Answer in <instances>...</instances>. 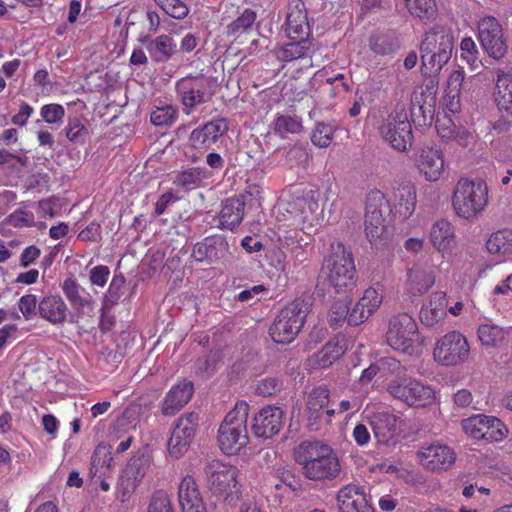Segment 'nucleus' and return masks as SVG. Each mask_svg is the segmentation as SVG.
Returning <instances> with one entry per match:
<instances>
[{
  "mask_svg": "<svg viewBox=\"0 0 512 512\" xmlns=\"http://www.w3.org/2000/svg\"><path fill=\"white\" fill-rule=\"evenodd\" d=\"M486 246L492 254H512V230L504 229L493 233Z\"/></svg>",
  "mask_w": 512,
  "mask_h": 512,
  "instance_id": "40",
  "label": "nucleus"
},
{
  "mask_svg": "<svg viewBox=\"0 0 512 512\" xmlns=\"http://www.w3.org/2000/svg\"><path fill=\"white\" fill-rule=\"evenodd\" d=\"M454 231L449 221L441 219L436 221L430 231V240L433 246L442 253H446L454 246Z\"/></svg>",
  "mask_w": 512,
  "mask_h": 512,
  "instance_id": "33",
  "label": "nucleus"
},
{
  "mask_svg": "<svg viewBox=\"0 0 512 512\" xmlns=\"http://www.w3.org/2000/svg\"><path fill=\"white\" fill-rule=\"evenodd\" d=\"M244 208V196L226 199L219 213L218 226L230 230L239 226L244 216Z\"/></svg>",
  "mask_w": 512,
  "mask_h": 512,
  "instance_id": "29",
  "label": "nucleus"
},
{
  "mask_svg": "<svg viewBox=\"0 0 512 512\" xmlns=\"http://www.w3.org/2000/svg\"><path fill=\"white\" fill-rule=\"evenodd\" d=\"M389 394L411 407H425L435 400L434 390L422 382L407 376H397L387 385Z\"/></svg>",
  "mask_w": 512,
  "mask_h": 512,
  "instance_id": "10",
  "label": "nucleus"
},
{
  "mask_svg": "<svg viewBox=\"0 0 512 512\" xmlns=\"http://www.w3.org/2000/svg\"><path fill=\"white\" fill-rule=\"evenodd\" d=\"M255 19L256 13L253 10L247 8L237 19H235L227 26V29L232 34L244 32L252 26Z\"/></svg>",
  "mask_w": 512,
  "mask_h": 512,
  "instance_id": "55",
  "label": "nucleus"
},
{
  "mask_svg": "<svg viewBox=\"0 0 512 512\" xmlns=\"http://www.w3.org/2000/svg\"><path fill=\"white\" fill-rule=\"evenodd\" d=\"M210 492L218 500L232 504L240 497L238 470L236 467L214 460L206 468Z\"/></svg>",
  "mask_w": 512,
  "mask_h": 512,
  "instance_id": "7",
  "label": "nucleus"
},
{
  "mask_svg": "<svg viewBox=\"0 0 512 512\" xmlns=\"http://www.w3.org/2000/svg\"><path fill=\"white\" fill-rule=\"evenodd\" d=\"M381 302L382 296L374 288H368L358 301L361 308L366 309L368 314H372L380 306Z\"/></svg>",
  "mask_w": 512,
  "mask_h": 512,
  "instance_id": "59",
  "label": "nucleus"
},
{
  "mask_svg": "<svg viewBox=\"0 0 512 512\" xmlns=\"http://www.w3.org/2000/svg\"><path fill=\"white\" fill-rule=\"evenodd\" d=\"M382 139L399 152L407 151L414 139L412 125L404 108L396 107L380 124Z\"/></svg>",
  "mask_w": 512,
  "mask_h": 512,
  "instance_id": "9",
  "label": "nucleus"
},
{
  "mask_svg": "<svg viewBox=\"0 0 512 512\" xmlns=\"http://www.w3.org/2000/svg\"><path fill=\"white\" fill-rule=\"evenodd\" d=\"M386 338L394 350L412 354L419 338L415 320L407 313L393 316L389 321Z\"/></svg>",
  "mask_w": 512,
  "mask_h": 512,
  "instance_id": "11",
  "label": "nucleus"
},
{
  "mask_svg": "<svg viewBox=\"0 0 512 512\" xmlns=\"http://www.w3.org/2000/svg\"><path fill=\"white\" fill-rule=\"evenodd\" d=\"M67 311L68 307L59 295L44 296L38 303L39 316L53 325L64 323Z\"/></svg>",
  "mask_w": 512,
  "mask_h": 512,
  "instance_id": "27",
  "label": "nucleus"
},
{
  "mask_svg": "<svg viewBox=\"0 0 512 512\" xmlns=\"http://www.w3.org/2000/svg\"><path fill=\"white\" fill-rule=\"evenodd\" d=\"M477 30L483 51L496 61L504 59L509 47L500 22L493 16H485L479 20Z\"/></svg>",
  "mask_w": 512,
  "mask_h": 512,
  "instance_id": "12",
  "label": "nucleus"
},
{
  "mask_svg": "<svg viewBox=\"0 0 512 512\" xmlns=\"http://www.w3.org/2000/svg\"><path fill=\"white\" fill-rule=\"evenodd\" d=\"M216 79L204 74L188 75L176 82L175 90L189 115L197 106L210 102L215 94Z\"/></svg>",
  "mask_w": 512,
  "mask_h": 512,
  "instance_id": "3",
  "label": "nucleus"
},
{
  "mask_svg": "<svg viewBox=\"0 0 512 512\" xmlns=\"http://www.w3.org/2000/svg\"><path fill=\"white\" fill-rule=\"evenodd\" d=\"M113 464L114 457L110 450H95L90 472L93 477L103 478L110 472Z\"/></svg>",
  "mask_w": 512,
  "mask_h": 512,
  "instance_id": "41",
  "label": "nucleus"
},
{
  "mask_svg": "<svg viewBox=\"0 0 512 512\" xmlns=\"http://www.w3.org/2000/svg\"><path fill=\"white\" fill-rule=\"evenodd\" d=\"M349 308L345 299L335 301L328 313V323L332 327L340 326L345 320L348 321Z\"/></svg>",
  "mask_w": 512,
  "mask_h": 512,
  "instance_id": "54",
  "label": "nucleus"
},
{
  "mask_svg": "<svg viewBox=\"0 0 512 512\" xmlns=\"http://www.w3.org/2000/svg\"><path fill=\"white\" fill-rule=\"evenodd\" d=\"M228 244L221 236H211L194 246L192 256L197 262H216L226 256Z\"/></svg>",
  "mask_w": 512,
  "mask_h": 512,
  "instance_id": "22",
  "label": "nucleus"
},
{
  "mask_svg": "<svg viewBox=\"0 0 512 512\" xmlns=\"http://www.w3.org/2000/svg\"><path fill=\"white\" fill-rule=\"evenodd\" d=\"M417 457L425 469L433 472L449 469L456 460L453 450H420Z\"/></svg>",
  "mask_w": 512,
  "mask_h": 512,
  "instance_id": "28",
  "label": "nucleus"
},
{
  "mask_svg": "<svg viewBox=\"0 0 512 512\" xmlns=\"http://www.w3.org/2000/svg\"><path fill=\"white\" fill-rule=\"evenodd\" d=\"M446 294L442 291L431 294L429 301L420 310L422 324L432 327L446 315Z\"/></svg>",
  "mask_w": 512,
  "mask_h": 512,
  "instance_id": "30",
  "label": "nucleus"
},
{
  "mask_svg": "<svg viewBox=\"0 0 512 512\" xmlns=\"http://www.w3.org/2000/svg\"><path fill=\"white\" fill-rule=\"evenodd\" d=\"M310 48L308 39H298L297 41L290 42L282 48L281 58L284 61H292L298 58L305 57Z\"/></svg>",
  "mask_w": 512,
  "mask_h": 512,
  "instance_id": "53",
  "label": "nucleus"
},
{
  "mask_svg": "<svg viewBox=\"0 0 512 512\" xmlns=\"http://www.w3.org/2000/svg\"><path fill=\"white\" fill-rule=\"evenodd\" d=\"M462 428L472 438L484 440L486 443H497L508 435V428L498 418L483 414L474 415L462 420Z\"/></svg>",
  "mask_w": 512,
  "mask_h": 512,
  "instance_id": "14",
  "label": "nucleus"
},
{
  "mask_svg": "<svg viewBox=\"0 0 512 512\" xmlns=\"http://www.w3.org/2000/svg\"><path fill=\"white\" fill-rule=\"evenodd\" d=\"M133 467L134 464L129 469H125L120 477L116 492V497L120 502L128 501L136 489L137 481L131 477Z\"/></svg>",
  "mask_w": 512,
  "mask_h": 512,
  "instance_id": "49",
  "label": "nucleus"
},
{
  "mask_svg": "<svg viewBox=\"0 0 512 512\" xmlns=\"http://www.w3.org/2000/svg\"><path fill=\"white\" fill-rule=\"evenodd\" d=\"M221 362L219 351H211L204 357L198 358L194 363L195 373L202 378L211 377L218 369Z\"/></svg>",
  "mask_w": 512,
  "mask_h": 512,
  "instance_id": "42",
  "label": "nucleus"
},
{
  "mask_svg": "<svg viewBox=\"0 0 512 512\" xmlns=\"http://www.w3.org/2000/svg\"><path fill=\"white\" fill-rule=\"evenodd\" d=\"M399 40L392 30L376 31L369 37V48L376 55L388 56L399 49Z\"/></svg>",
  "mask_w": 512,
  "mask_h": 512,
  "instance_id": "32",
  "label": "nucleus"
},
{
  "mask_svg": "<svg viewBox=\"0 0 512 512\" xmlns=\"http://www.w3.org/2000/svg\"><path fill=\"white\" fill-rule=\"evenodd\" d=\"M336 130L335 125L331 123L319 122L312 131L311 141L315 146L326 148L330 145L333 134Z\"/></svg>",
  "mask_w": 512,
  "mask_h": 512,
  "instance_id": "48",
  "label": "nucleus"
},
{
  "mask_svg": "<svg viewBox=\"0 0 512 512\" xmlns=\"http://www.w3.org/2000/svg\"><path fill=\"white\" fill-rule=\"evenodd\" d=\"M207 171L203 168H190L178 173L174 179V184L185 189H190L199 185L202 180L207 178Z\"/></svg>",
  "mask_w": 512,
  "mask_h": 512,
  "instance_id": "44",
  "label": "nucleus"
},
{
  "mask_svg": "<svg viewBox=\"0 0 512 512\" xmlns=\"http://www.w3.org/2000/svg\"><path fill=\"white\" fill-rule=\"evenodd\" d=\"M454 48L451 29L435 25L424 35L420 44L422 67L436 73L450 60Z\"/></svg>",
  "mask_w": 512,
  "mask_h": 512,
  "instance_id": "1",
  "label": "nucleus"
},
{
  "mask_svg": "<svg viewBox=\"0 0 512 512\" xmlns=\"http://www.w3.org/2000/svg\"><path fill=\"white\" fill-rule=\"evenodd\" d=\"M146 43L148 52L156 62H167L177 52L174 39L167 34L160 35L153 40H146Z\"/></svg>",
  "mask_w": 512,
  "mask_h": 512,
  "instance_id": "35",
  "label": "nucleus"
},
{
  "mask_svg": "<svg viewBox=\"0 0 512 512\" xmlns=\"http://www.w3.org/2000/svg\"><path fill=\"white\" fill-rule=\"evenodd\" d=\"M178 497L180 506L188 503L195 502L201 499L195 480L191 476H186L182 479L178 489Z\"/></svg>",
  "mask_w": 512,
  "mask_h": 512,
  "instance_id": "47",
  "label": "nucleus"
},
{
  "mask_svg": "<svg viewBox=\"0 0 512 512\" xmlns=\"http://www.w3.org/2000/svg\"><path fill=\"white\" fill-rule=\"evenodd\" d=\"M344 353V347L338 339L328 341L322 349L313 354L310 359V365L315 369H323L332 365Z\"/></svg>",
  "mask_w": 512,
  "mask_h": 512,
  "instance_id": "34",
  "label": "nucleus"
},
{
  "mask_svg": "<svg viewBox=\"0 0 512 512\" xmlns=\"http://www.w3.org/2000/svg\"><path fill=\"white\" fill-rule=\"evenodd\" d=\"M495 101L499 110L512 113V70H497Z\"/></svg>",
  "mask_w": 512,
  "mask_h": 512,
  "instance_id": "36",
  "label": "nucleus"
},
{
  "mask_svg": "<svg viewBox=\"0 0 512 512\" xmlns=\"http://www.w3.org/2000/svg\"><path fill=\"white\" fill-rule=\"evenodd\" d=\"M38 303L36 295L33 294H26L19 299L18 308L25 320H31L39 315Z\"/></svg>",
  "mask_w": 512,
  "mask_h": 512,
  "instance_id": "56",
  "label": "nucleus"
},
{
  "mask_svg": "<svg viewBox=\"0 0 512 512\" xmlns=\"http://www.w3.org/2000/svg\"><path fill=\"white\" fill-rule=\"evenodd\" d=\"M178 117V109L172 104L157 106L151 112V123L155 126H170Z\"/></svg>",
  "mask_w": 512,
  "mask_h": 512,
  "instance_id": "43",
  "label": "nucleus"
},
{
  "mask_svg": "<svg viewBox=\"0 0 512 512\" xmlns=\"http://www.w3.org/2000/svg\"><path fill=\"white\" fill-rule=\"evenodd\" d=\"M377 470L380 472L395 474L397 478L402 479L405 483L412 486L423 485L426 481L424 476L418 471L408 470L402 466L390 464L387 462H383L371 467V471Z\"/></svg>",
  "mask_w": 512,
  "mask_h": 512,
  "instance_id": "37",
  "label": "nucleus"
},
{
  "mask_svg": "<svg viewBox=\"0 0 512 512\" xmlns=\"http://www.w3.org/2000/svg\"><path fill=\"white\" fill-rule=\"evenodd\" d=\"M310 304L296 299L280 310L269 328L271 338L280 344L292 342L304 325Z\"/></svg>",
  "mask_w": 512,
  "mask_h": 512,
  "instance_id": "2",
  "label": "nucleus"
},
{
  "mask_svg": "<svg viewBox=\"0 0 512 512\" xmlns=\"http://www.w3.org/2000/svg\"><path fill=\"white\" fill-rule=\"evenodd\" d=\"M194 393V384L189 380H181L173 385L161 401V414L175 416L191 400Z\"/></svg>",
  "mask_w": 512,
  "mask_h": 512,
  "instance_id": "16",
  "label": "nucleus"
},
{
  "mask_svg": "<svg viewBox=\"0 0 512 512\" xmlns=\"http://www.w3.org/2000/svg\"><path fill=\"white\" fill-rule=\"evenodd\" d=\"M228 131V123L224 118H218L207 122L202 127L194 129L189 141L196 149L209 148Z\"/></svg>",
  "mask_w": 512,
  "mask_h": 512,
  "instance_id": "19",
  "label": "nucleus"
},
{
  "mask_svg": "<svg viewBox=\"0 0 512 512\" xmlns=\"http://www.w3.org/2000/svg\"><path fill=\"white\" fill-rule=\"evenodd\" d=\"M464 79L465 75L461 70L453 71L448 78L445 100L446 106L451 112H457L460 109V96Z\"/></svg>",
  "mask_w": 512,
  "mask_h": 512,
  "instance_id": "38",
  "label": "nucleus"
},
{
  "mask_svg": "<svg viewBox=\"0 0 512 512\" xmlns=\"http://www.w3.org/2000/svg\"><path fill=\"white\" fill-rule=\"evenodd\" d=\"M302 130V122L300 118L290 115H279L274 124V131L282 138L287 134L299 133Z\"/></svg>",
  "mask_w": 512,
  "mask_h": 512,
  "instance_id": "46",
  "label": "nucleus"
},
{
  "mask_svg": "<svg viewBox=\"0 0 512 512\" xmlns=\"http://www.w3.org/2000/svg\"><path fill=\"white\" fill-rule=\"evenodd\" d=\"M487 201L488 189L483 180L462 178L458 181L453 195V207L459 216L465 219L476 216L483 211Z\"/></svg>",
  "mask_w": 512,
  "mask_h": 512,
  "instance_id": "4",
  "label": "nucleus"
},
{
  "mask_svg": "<svg viewBox=\"0 0 512 512\" xmlns=\"http://www.w3.org/2000/svg\"><path fill=\"white\" fill-rule=\"evenodd\" d=\"M435 278L431 267L423 264H414L407 269V289L414 296H420L433 286Z\"/></svg>",
  "mask_w": 512,
  "mask_h": 512,
  "instance_id": "26",
  "label": "nucleus"
},
{
  "mask_svg": "<svg viewBox=\"0 0 512 512\" xmlns=\"http://www.w3.org/2000/svg\"><path fill=\"white\" fill-rule=\"evenodd\" d=\"M504 331L493 324H483L478 328V338L483 345L497 346L504 340Z\"/></svg>",
  "mask_w": 512,
  "mask_h": 512,
  "instance_id": "45",
  "label": "nucleus"
},
{
  "mask_svg": "<svg viewBox=\"0 0 512 512\" xmlns=\"http://www.w3.org/2000/svg\"><path fill=\"white\" fill-rule=\"evenodd\" d=\"M317 196V192L310 190L303 197L297 199L296 205L299 207L303 220H311L309 215L313 216L320 210Z\"/></svg>",
  "mask_w": 512,
  "mask_h": 512,
  "instance_id": "52",
  "label": "nucleus"
},
{
  "mask_svg": "<svg viewBox=\"0 0 512 512\" xmlns=\"http://www.w3.org/2000/svg\"><path fill=\"white\" fill-rule=\"evenodd\" d=\"M416 189L410 182L402 183L393 192L394 213L402 220L408 219L415 211Z\"/></svg>",
  "mask_w": 512,
  "mask_h": 512,
  "instance_id": "25",
  "label": "nucleus"
},
{
  "mask_svg": "<svg viewBox=\"0 0 512 512\" xmlns=\"http://www.w3.org/2000/svg\"><path fill=\"white\" fill-rule=\"evenodd\" d=\"M405 3L411 15L425 23L435 20L437 16L435 0H405Z\"/></svg>",
  "mask_w": 512,
  "mask_h": 512,
  "instance_id": "39",
  "label": "nucleus"
},
{
  "mask_svg": "<svg viewBox=\"0 0 512 512\" xmlns=\"http://www.w3.org/2000/svg\"><path fill=\"white\" fill-rule=\"evenodd\" d=\"M386 209L384 194L379 191H371L366 198L365 208V233L371 244H377L382 240L386 228L383 212Z\"/></svg>",
  "mask_w": 512,
  "mask_h": 512,
  "instance_id": "15",
  "label": "nucleus"
},
{
  "mask_svg": "<svg viewBox=\"0 0 512 512\" xmlns=\"http://www.w3.org/2000/svg\"><path fill=\"white\" fill-rule=\"evenodd\" d=\"M329 403V390L326 386H319L312 390L307 401L308 427L318 430L324 418V408Z\"/></svg>",
  "mask_w": 512,
  "mask_h": 512,
  "instance_id": "24",
  "label": "nucleus"
},
{
  "mask_svg": "<svg viewBox=\"0 0 512 512\" xmlns=\"http://www.w3.org/2000/svg\"><path fill=\"white\" fill-rule=\"evenodd\" d=\"M331 251L326 260L329 282L337 293L351 291L356 285L352 253L340 242L331 244Z\"/></svg>",
  "mask_w": 512,
  "mask_h": 512,
  "instance_id": "6",
  "label": "nucleus"
},
{
  "mask_svg": "<svg viewBox=\"0 0 512 512\" xmlns=\"http://www.w3.org/2000/svg\"><path fill=\"white\" fill-rule=\"evenodd\" d=\"M62 290L72 308L82 312L85 308L94 309V300L91 295L73 278H67L62 284Z\"/></svg>",
  "mask_w": 512,
  "mask_h": 512,
  "instance_id": "31",
  "label": "nucleus"
},
{
  "mask_svg": "<svg viewBox=\"0 0 512 512\" xmlns=\"http://www.w3.org/2000/svg\"><path fill=\"white\" fill-rule=\"evenodd\" d=\"M40 114L45 122L54 124L62 121L65 110L60 104H47L41 108Z\"/></svg>",
  "mask_w": 512,
  "mask_h": 512,
  "instance_id": "60",
  "label": "nucleus"
},
{
  "mask_svg": "<svg viewBox=\"0 0 512 512\" xmlns=\"http://www.w3.org/2000/svg\"><path fill=\"white\" fill-rule=\"evenodd\" d=\"M148 512H173L168 495L163 491L156 492L152 497Z\"/></svg>",
  "mask_w": 512,
  "mask_h": 512,
  "instance_id": "61",
  "label": "nucleus"
},
{
  "mask_svg": "<svg viewBox=\"0 0 512 512\" xmlns=\"http://www.w3.org/2000/svg\"><path fill=\"white\" fill-rule=\"evenodd\" d=\"M199 425V414L188 412L178 418L171 437L168 441V448H186L194 440Z\"/></svg>",
  "mask_w": 512,
  "mask_h": 512,
  "instance_id": "18",
  "label": "nucleus"
},
{
  "mask_svg": "<svg viewBox=\"0 0 512 512\" xmlns=\"http://www.w3.org/2000/svg\"><path fill=\"white\" fill-rule=\"evenodd\" d=\"M170 17L182 20L189 14V7L183 0H154Z\"/></svg>",
  "mask_w": 512,
  "mask_h": 512,
  "instance_id": "50",
  "label": "nucleus"
},
{
  "mask_svg": "<svg viewBox=\"0 0 512 512\" xmlns=\"http://www.w3.org/2000/svg\"><path fill=\"white\" fill-rule=\"evenodd\" d=\"M65 133L69 141L76 144H83L89 135L87 127L78 117H73L68 120Z\"/></svg>",
  "mask_w": 512,
  "mask_h": 512,
  "instance_id": "51",
  "label": "nucleus"
},
{
  "mask_svg": "<svg viewBox=\"0 0 512 512\" xmlns=\"http://www.w3.org/2000/svg\"><path fill=\"white\" fill-rule=\"evenodd\" d=\"M460 48L462 58L467 61V63L472 67V69L476 70L479 67V64H481L478 61L479 52L476 43L473 41L472 38H464L461 41Z\"/></svg>",
  "mask_w": 512,
  "mask_h": 512,
  "instance_id": "57",
  "label": "nucleus"
},
{
  "mask_svg": "<svg viewBox=\"0 0 512 512\" xmlns=\"http://www.w3.org/2000/svg\"><path fill=\"white\" fill-rule=\"evenodd\" d=\"M369 424L379 444L394 445L397 417L388 411H378L369 417Z\"/></svg>",
  "mask_w": 512,
  "mask_h": 512,
  "instance_id": "21",
  "label": "nucleus"
},
{
  "mask_svg": "<svg viewBox=\"0 0 512 512\" xmlns=\"http://www.w3.org/2000/svg\"><path fill=\"white\" fill-rule=\"evenodd\" d=\"M336 499L339 512H374L362 486L348 484L338 491Z\"/></svg>",
  "mask_w": 512,
  "mask_h": 512,
  "instance_id": "17",
  "label": "nucleus"
},
{
  "mask_svg": "<svg viewBox=\"0 0 512 512\" xmlns=\"http://www.w3.org/2000/svg\"><path fill=\"white\" fill-rule=\"evenodd\" d=\"M294 458L302 466L303 474L311 480L333 479L341 470L333 450H295Z\"/></svg>",
  "mask_w": 512,
  "mask_h": 512,
  "instance_id": "5",
  "label": "nucleus"
},
{
  "mask_svg": "<svg viewBox=\"0 0 512 512\" xmlns=\"http://www.w3.org/2000/svg\"><path fill=\"white\" fill-rule=\"evenodd\" d=\"M282 382L277 377H266L261 379L256 386V393L261 396H272L280 391Z\"/></svg>",
  "mask_w": 512,
  "mask_h": 512,
  "instance_id": "58",
  "label": "nucleus"
},
{
  "mask_svg": "<svg viewBox=\"0 0 512 512\" xmlns=\"http://www.w3.org/2000/svg\"><path fill=\"white\" fill-rule=\"evenodd\" d=\"M287 249L288 246L282 244L281 247L273 248L269 252L270 264L279 271H284L286 268Z\"/></svg>",
  "mask_w": 512,
  "mask_h": 512,
  "instance_id": "64",
  "label": "nucleus"
},
{
  "mask_svg": "<svg viewBox=\"0 0 512 512\" xmlns=\"http://www.w3.org/2000/svg\"><path fill=\"white\" fill-rule=\"evenodd\" d=\"M8 222L14 227H32L35 225L33 213L22 210L12 213L8 217Z\"/></svg>",
  "mask_w": 512,
  "mask_h": 512,
  "instance_id": "63",
  "label": "nucleus"
},
{
  "mask_svg": "<svg viewBox=\"0 0 512 512\" xmlns=\"http://www.w3.org/2000/svg\"><path fill=\"white\" fill-rule=\"evenodd\" d=\"M283 411L279 407L262 408L254 417L253 431L259 438L269 439L282 427Z\"/></svg>",
  "mask_w": 512,
  "mask_h": 512,
  "instance_id": "20",
  "label": "nucleus"
},
{
  "mask_svg": "<svg viewBox=\"0 0 512 512\" xmlns=\"http://www.w3.org/2000/svg\"><path fill=\"white\" fill-rule=\"evenodd\" d=\"M305 30H308L307 24L297 23L292 15H288L285 32L290 39H305L304 35L307 34Z\"/></svg>",
  "mask_w": 512,
  "mask_h": 512,
  "instance_id": "62",
  "label": "nucleus"
},
{
  "mask_svg": "<svg viewBox=\"0 0 512 512\" xmlns=\"http://www.w3.org/2000/svg\"><path fill=\"white\" fill-rule=\"evenodd\" d=\"M249 415V405L238 402L227 413L222 421L217 435L220 448H245L249 442L246 423Z\"/></svg>",
  "mask_w": 512,
  "mask_h": 512,
  "instance_id": "8",
  "label": "nucleus"
},
{
  "mask_svg": "<svg viewBox=\"0 0 512 512\" xmlns=\"http://www.w3.org/2000/svg\"><path fill=\"white\" fill-rule=\"evenodd\" d=\"M470 347L467 339L457 331L440 338L434 348V359L443 366H455L468 359Z\"/></svg>",
  "mask_w": 512,
  "mask_h": 512,
  "instance_id": "13",
  "label": "nucleus"
},
{
  "mask_svg": "<svg viewBox=\"0 0 512 512\" xmlns=\"http://www.w3.org/2000/svg\"><path fill=\"white\" fill-rule=\"evenodd\" d=\"M417 165L428 181H436L444 168L441 150L432 146L423 147L419 152Z\"/></svg>",
  "mask_w": 512,
  "mask_h": 512,
  "instance_id": "23",
  "label": "nucleus"
}]
</instances>
